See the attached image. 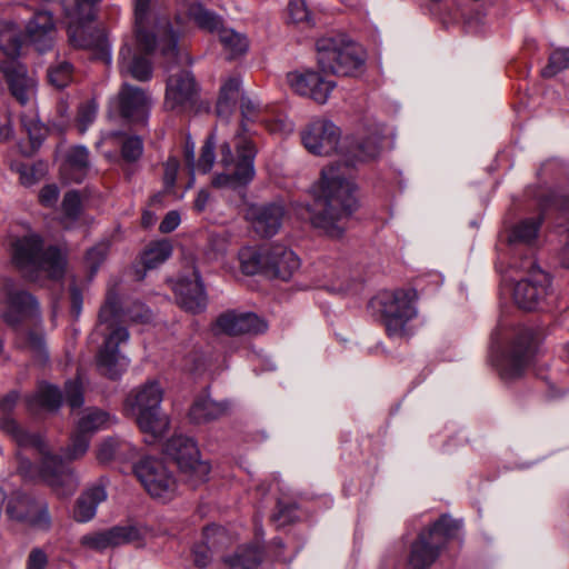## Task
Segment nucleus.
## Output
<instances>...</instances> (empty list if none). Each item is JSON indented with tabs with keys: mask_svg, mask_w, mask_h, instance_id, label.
<instances>
[{
	"mask_svg": "<svg viewBox=\"0 0 569 569\" xmlns=\"http://www.w3.org/2000/svg\"><path fill=\"white\" fill-rule=\"evenodd\" d=\"M10 257L13 266L31 281H36L41 272L56 279L64 271L63 253L56 246L44 248L42 238L36 232L12 237Z\"/></svg>",
	"mask_w": 569,
	"mask_h": 569,
	"instance_id": "20e7f679",
	"label": "nucleus"
},
{
	"mask_svg": "<svg viewBox=\"0 0 569 569\" xmlns=\"http://www.w3.org/2000/svg\"><path fill=\"white\" fill-rule=\"evenodd\" d=\"M460 527V521L442 516L428 531L421 532L411 547L408 569H426L433 563L445 541L453 538Z\"/></svg>",
	"mask_w": 569,
	"mask_h": 569,
	"instance_id": "9d476101",
	"label": "nucleus"
},
{
	"mask_svg": "<svg viewBox=\"0 0 569 569\" xmlns=\"http://www.w3.org/2000/svg\"><path fill=\"white\" fill-rule=\"evenodd\" d=\"M143 152V143L142 140L137 137H128L121 148L122 158L128 162L137 161Z\"/></svg>",
	"mask_w": 569,
	"mask_h": 569,
	"instance_id": "864d4df0",
	"label": "nucleus"
},
{
	"mask_svg": "<svg viewBox=\"0 0 569 569\" xmlns=\"http://www.w3.org/2000/svg\"><path fill=\"white\" fill-rule=\"evenodd\" d=\"M262 561V550L258 546L240 547L234 555L224 558L228 569H258Z\"/></svg>",
	"mask_w": 569,
	"mask_h": 569,
	"instance_id": "473e14b6",
	"label": "nucleus"
},
{
	"mask_svg": "<svg viewBox=\"0 0 569 569\" xmlns=\"http://www.w3.org/2000/svg\"><path fill=\"white\" fill-rule=\"evenodd\" d=\"M20 120L23 130L30 139L32 148H38L46 137L47 130L44 126L39 121L33 110H30L28 113H22Z\"/></svg>",
	"mask_w": 569,
	"mask_h": 569,
	"instance_id": "79ce46f5",
	"label": "nucleus"
},
{
	"mask_svg": "<svg viewBox=\"0 0 569 569\" xmlns=\"http://www.w3.org/2000/svg\"><path fill=\"white\" fill-rule=\"evenodd\" d=\"M60 191L57 184H46L39 192V202L47 208H53L59 199Z\"/></svg>",
	"mask_w": 569,
	"mask_h": 569,
	"instance_id": "052dcab7",
	"label": "nucleus"
},
{
	"mask_svg": "<svg viewBox=\"0 0 569 569\" xmlns=\"http://www.w3.org/2000/svg\"><path fill=\"white\" fill-rule=\"evenodd\" d=\"M214 149H216V137L213 133H211V134H209L204 144L201 148L200 158H199L198 162H196V172L207 173L212 169L214 160H216Z\"/></svg>",
	"mask_w": 569,
	"mask_h": 569,
	"instance_id": "09e8293b",
	"label": "nucleus"
},
{
	"mask_svg": "<svg viewBox=\"0 0 569 569\" xmlns=\"http://www.w3.org/2000/svg\"><path fill=\"white\" fill-rule=\"evenodd\" d=\"M90 436L86 432H80L78 429L71 438V443L66 450V458L76 460L81 458L89 448Z\"/></svg>",
	"mask_w": 569,
	"mask_h": 569,
	"instance_id": "3c124183",
	"label": "nucleus"
},
{
	"mask_svg": "<svg viewBox=\"0 0 569 569\" xmlns=\"http://www.w3.org/2000/svg\"><path fill=\"white\" fill-rule=\"evenodd\" d=\"M174 292L179 306L188 312L199 313L207 308L206 289L197 271L193 279H179L174 284Z\"/></svg>",
	"mask_w": 569,
	"mask_h": 569,
	"instance_id": "a878e982",
	"label": "nucleus"
},
{
	"mask_svg": "<svg viewBox=\"0 0 569 569\" xmlns=\"http://www.w3.org/2000/svg\"><path fill=\"white\" fill-rule=\"evenodd\" d=\"M116 422L114 417L99 409H88L78 421V430L89 436L96 431L107 429Z\"/></svg>",
	"mask_w": 569,
	"mask_h": 569,
	"instance_id": "e433bc0d",
	"label": "nucleus"
},
{
	"mask_svg": "<svg viewBox=\"0 0 569 569\" xmlns=\"http://www.w3.org/2000/svg\"><path fill=\"white\" fill-rule=\"evenodd\" d=\"M166 453L177 462L186 480L192 487L207 480L210 466L199 459V450L191 438L181 435L173 436L166 443Z\"/></svg>",
	"mask_w": 569,
	"mask_h": 569,
	"instance_id": "f8f14e48",
	"label": "nucleus"
},
{
	"mask_svg": "<svg viewBox=\"0 0 569 569\" xmlns=\"http://www.w3.org/2000/svg\"><path fill=\"white\" fill-rule=\"evenodd\" d=\"M62 403V393L58 388L51 385H41L38 391L28 399V407H36L53 411L60 408Z\"/></svg>",
	"mask_w": 569,
	"mask_h": 569,
	"instance_id": "4c0bfd02",
	"label": "nucleus"
},
{
	"mask_svg": "<svg viewBox=\"0 0 569 569\" xmlns=\"http://www.w3.org/2000/svg\"><path fill=\"white\" fill-rule=\"evenodd\" d=\"M152 100L149 94L134 86L123 83L111 106L120 116L130 122H144L148 118Z\"/></svg>",
	"mask_w": 569,
	"mask_h": 569,
	"instance_id": "a211bd4d",
	"label": "nucleus"
},
{
	"mask_svg": "<svg viewBox=\"0 0 569 569\" xmlns=\"http://www.w3.org/2000/svg\"><path fill=\"white\" fill-rule=\"evenodd\" d=\"M98 106L94 100H89L80 104L77 123L81 133L86 132L88 127L97 117Z\"/></svg>",
	"mask_w": 569,
	"mask_h": 569,
	"instance_id": "603ef678",
	"label": "nucleus"
},
{
	"mask_svg": "<svg viewBox=\"0 0 569 569\" xmlns=\"http://www.w3.org/2000/svg\"><path fill=\"white\" fill-rule=\"evenodd\" d=\"M107 256V246L99 244L88 250L86 256V262L90 268L91 272L94 273L99 266L103 262Z\"/></svg>",
	"mask_w": 569,
	"mask_h": 569,
	"instance_id": "13d9d810",
	"label": "nucleus"
},
{
	"mask_svg": "<svg viewBox=\"0 0 569 569\" xmlns=\"http://www.w3.org/2000/svg\"><path fill=\"white\" fill-rule=\"evenodd\" d=\"M18 399L19 395L11 391L0 401V428L11 436L20 447L33 448L40 458L38 466L32 465L29 460H21L20 473L26 478L47 483L59 497L73 495L79 481L72 469L59 456L51 453L46 440L40 435L27 432L11 418Z\"/></svg>",
	"mask_w": 569,
	"mask_h": 569,
	"instance_id": "f03ea898",
	"label": "nucleus"
},
{
	"mask_svg": "<svg viewBox=\"0 0 569 569\" xmlns=\"http://www.w3.org/2000/svg\"><path fill=\"white\" fill-rule=\"evenodd\" d=\"M107 499V491L103 485L99 483L87 489L77 500L73 510V518L78 522L90 521L97 512L99 503Z\"/></svg>",
	"mask_w": 569,
	"mask_h": 569,
	"instance_id": "7c9ffc66",
	"label": "nucleus"
},
{
	"mask_svg": "<svg viewBox=\"0 0 569 569\" xmlns=\"http://www.w3.org/2000/svg\"><path fill=\"white\" fill-rule=\"evenodd\" d=\"M62 218L61 221L66 228H69L71 223L76 222L82 210L81 197L78 191H68L61 203Z\"/></svg>",
	"mask_w": 569,
	"mask_h": 569,
	"instance_id": "37998d69",
	"label": "nucleus"
},
{
	"mask_svg": "<svg viewBox=\"0 0 569 569\" xmlns=\"http://www.w3.org/2000/svg\"><path fill=\"white\" fill-rule=\"evenodd\" d=\"M90 170L89 150L83 146L71 147L61 164V176L64 180L80 183Z\"/></svg>",
	"mask_w": 569,
	"mask_h": 569,
	"instance_id": "c85d7f7f",
	"label": "nucleus"
},
{
	"mask_svg": "<svg viewBox=\"0 0 569 569\" xmlns=\"http://www.w3.org/2000/svg\"><path fill=\"white\" fill-rule=\"evenodd\" d=\"M134 27L139 50L150 53L159 48L163 57L176 61L179 34L169 19L152 8V0H134Z\"/></svg>",
	"mask_w": 569,
	"mask_h": 569,
	"instance_id": "423d86ee",
	"label": "nucleus"
},
{
	"mask_svg": "<svg viewBox=\"0 0 569 569\" xmlns=\"http://www.w3.org/2000/svg\"><path fill=\"white\" fill-rule=\"evenodd\" d=\"M172 254V246L167 240L150 243L141 254V262L146 270L154 269Z\"/></svg>",
	"mask_w": 569,
	"mask_h": 569,
	"instance_id": "a19ab883",
	"label": "nucleus"
},
{
	"mask_svg": "<svg viewBox=\"0 0 569 569\" xmlns=\"http://www.w3.org/2000/svg\"><path fill=\"white\" fill-rule=\"evenodd\" d=\"M6 296V311L3 319L8 325L14 326L28 317L39 316V306L32 295L18 288L11 280L3 284Z\"/></svg>",
	"mask_w": 569,
	"mask_h": 569,
	"instance_id": "6ab92c4d",
	"label": "nucleus"
},
{
	"mask_svg": "<svg viewBox=\"0 0 569 569\" xmlns=\"http://www.w3.org/2000/svg\"><path fill=\"white\" fill-rule=\"evenodd\" d=\"M129 449H131L130 443L120 441L117 438H108L100 445L97 458L100 462H108Z\"/></svg>",
	"mask_w": 569,
	"mask_h": 569,
	"instance_id": "49530a36",
	"label": "nucleus"
},
{
	"mask_svg": "<svg viewBox=\"0 0 569 569\" xmlns=\"http://www.w3.org/2000/svg\"><path fill=\"white\" fill-rule=\"evenodd\" d=\"M180 224V214L177 211H169L159 226L163 233L173 231Z\"/></svg>",
	"mask_w": 569,
	"mask_h": 569,
	"instance_id": "0e129e2a",
	"label": "nucleus"
},
{
	"mask_svg": "<svg viewBox=\"0 0 569 569\" xmlns=\"http://www.w3.org/2000/svg\"><path fill=\"white\" fill-rule=\"evenodd\" d=\"M569 67V49L560 48L551 52L549 62L541 73L543 77H553Z\"/></svg>",
	"mask_w": 569,
	"mask_h": 569,
	"instance_id": "de8ad7c7",
	"label": "nucleus"
},
{
	"mask_svg": "<svg viewBox=\"0 0 569 569\" xmlns=\"http://www.w3.org/2000/svg\"><path fill=\"white\" fill-rule=\"evenodd\" d=\"M59 119L54 122V126L60 130H63L70 123V116L68 113V106L64 102H60L57 107Z\"/></svg>",
	"mask_w": 569,
	"mask_h": 569,
	"instance_id": "69168bd1",
	"label": "nucleus"
},
{
	"mask_svg": "<svg viewBox=\"0 0 569 569\" xmlns=\"http://www.w3.org/2000/svg\"><path fill=\"white\" fill-rule=\"evenodd\" d=\"M520 268L526 270L528 276L516 283L515 302L521 309L535 310L548 295L550 278L531 259H528Z\"/></svg>",
	"mask_w": 569,
	"mask_h": 569,
	"instance_id": "ddd939ff",
	"label": "nucleus"
},
{
	"mask_svg": "<svg viewBox=\"0 0 569 569\" xmlns=\"http://www.w3.org/2000/svg\"><path fill=\"white\" fill-rule=\"evenodd\" d=\"M119 300L114 293H109L99 312V323L96 332L104 337L103 346L97 355V368L101 375L114 379L121 375L127 361L120 356L118 347L129 338L126 328L119 326Z\"/></svg>",
	"mask_w": 569,
	"mask_h": 569,
	"instance_id": "0eeeda50",
	"label": "nucleus"
},
{
	"mask_svg": "<svg viewBox=\"0 0 569 569\" xmlns=\"http://www.w3.org/2000/svg\"><path fill=\"white\" fill-rule=\"evenodd\" d=\"M47 562V555L41 549H33L28 557L27 569H44Z\"/></svg>",
	"mask_w": 569,
	"mask_h": 569,
	"instance_id": "680f3d73",
	"label": "nucleus"
},
{
	"mask_svg": "<svg viewBox=\"0 0 569 569\" xmlns=\"http://www.w3.org/2000/svg\"><path fill=\"white\" fill-rule=\"evenodd\" d=\"M226 410L224 403L217 402L209 397H201L193 402L189 417L196 423H204L219 418Z\"/></svg>",
	"mask_w": 569,
	"mask_h": 569,
	"instance_id": "2f4dec72",
	"label": "nucleus"
},
{
	"mask_svg": "<svg viewBox=\"0 0 569 569\" xmlns=\"http://www.w3.org/2000/svg\"><path fill=\"white\" fill-rule=\"evenodd\" d=\"M7 513L11 519L27 522L38 529L48 530L51 527L48 505L27 496H18L9 500Z\"/></svg>",
	"mask_w": 569,
	"mask_h": 569,
	"instance_id": "412c9836",
	"label": "nucleus"
},
{
	"mask_svg": "<svg viewBox=\"0 0 569 569\" xmlns=\"http://www.w3.org/2000/svg\"><path fill=\"white\" fill-rule=\"evenodd\" d=\"M264 249L266 246L260 249L244 247L239 251V261L243 273L248 276L266 273Z\"/></svg>",
	"mask_w": 569,
	"mask_h": 569,
	"instance_id": "ea45409f",
	"label": "nucleus"
},
{
	"mask_svg": "<svg viewBox=\"0 0 569 569\" xmlns=\"http://www.w3.org/2000/svg\"><path fill=\"white\" fill-rule=\"evenodd\" d=\"M48 78L51 84L57 88H64L72 79V66L68 61H60L48 70Z\"/></svg>",
	"mask_w": 569,
	"mask_h": 569,
	"instance_id": "8fccbe9b",
	"label": "nucleus"
},
{
	"mask_svg": "<svg viewBox=\"0 0 569 569\" xmlns=\"http://www.w3.org/2000/svg\"><path fill=\"white\" fill-rule=\"evenodd\" d=\"M240 89L241 81L238 77H229L223 81L217 101V113L219 117H228L231 113L240 96Z\"/></svg>",
	"mask_w": 569,
	"mask_h": 569,
	"instance_id": "c9c22d12",
	"label": "nucleus"
},
{
	"mask_svg": "<svg viewBox=\"0 0 569 569\" xmlns=\"http://www.w3.org/2000/svg\"><path fill=\"white\" fill-rule=\"evenodd\" d=\"M276 521H280L281 523H286L291 520L290 510L287 507H283L281 502H279V512L273 516Z\"/></svg>",
	"mask_w": 569,
	"mask_h": 569,
	"instance_id": "774afa93",
	"label": "nucleus"
},
{
	"mask_svg": "<svg viewBox=\"0 0 569 569\" xmlns=\"http://www.w3.org/2000/svg\"><path fill=\"white\" fill-rule=\"evenodd\" d=\"M133 473L153 498L168 499L176 490V479L161 460L144 458L133 466Z\"/></svg>",
	"mask_w": 569,
	"mask_h": 569,
	"instance_id": "4468645a",
	"label": "nucleus"
},
{
	"mask_svg": "<svg viewBox=\"0 0 569 569\" xmlns=\"http://www.w3.org/2000/svg\"><path fill=\"white\" fill-rule=\"evenodd\" d=\"M415 289L385 291L378 297L389 336H405L407 323L417 316Z\"/></svg>",
	"mask_w": 569,
	"mask_h": 569,
	"instance_id": "9b49d317",
	"label": "nucleus"
},
{
	"mask_svg": "<svg viewBox=\"0 0 569 569\" xmlns=\"http://www.w3.org/2000/svg\"><path fill=\"white\" fill-rule=\"evenodd\" d=\"M305 148L317 156L339 152V161L321 170L313 187L315 202L301 213L302 219L331 238H340L349 218L358 209L357 188L349 171L357 163L376 159L381 150V136L370 134L356 140L346 137L340 141V130L331 121H312L301 133Z\"/></svg>",
	"mask_w": 569,
	"mask_h": 569,
	"instance_id": "f257e3e1",
	"label": "nucleus"
},
{
	"mask_svg": "<svg viewBox=\"0 0 569 569\" xmlns=\"http://www.w3.org/2000/svg\"><path fill=\"white\" fill-rule=\"evenodd\" d=\"M267 328V322L253 312L229 310L216 319L212 330L216 335L241 336L263 333Z\"/></svg>",
	"mask_w": 569,
	"mask_h": 569,
	"instance_id": "aec40b11",
	"label": "nucleus"
},
{
	"mask_svg": "<svg viewBox=\"0 0 569 569\" xmlns=\"http://www.w3.org/2000/svg\"><path fill=\"white\" fill-rule=\"evenodd\" d=\"M21 48V32L11 21H0V50L4 59H17Z\"/></svg>",
	"mask_w": 569,
	"mask_h": 569,
	"instance_id": "72a5a7b5",
	"label": "nucleus"
},
{
	"mask_svg": "<svg viewBox=\"0 0 569 569\" xmlns=\"http://www.w3.org/2000/svg\"><path fill=\"white\" fill-rule=\"evenodd\" d=\"M316 48L318 64L323 72L351 76L365 61L361 48L343 34L322 37Z\"/></svg>",
	"mask_w": 569,
	"mask_h": 569,
	"instance_id": "1a4fd4ad",
	"label": "nucleus"
},
{
	"mask_svg": "<svg viewBox=\"0 0 569 569\" xmlns=\"http://www.w3.org/2000/svg\"><path fill=\"white\" fill-rule=\"evenodd\" d=\"M209 192L206 191V190H200L198 192V196L194 200V209L198 211V212H201L206 209L207 204H208V201H209Z\"/></svg>",
	"mask_w": 569,
	"mask_h": 569,
	"instance_id": "338daca9",
	"label": "nucleus"
},
{
	"mask_svg": "<svg viewBox=\"0 0 569 569\" xmlns=\"http://www.w3.org/2000/svg\"><path fill=\"white\" fill-rule=\"evenodd\" d=\"M119 68L122 74H129L138 81H147L152 74L149 60L139 56L136 49L128 43H124L120 49Z\"/></svg>",
	"mask_w": 569,
	"mask_h": 569,
	"instance_id": "c756f323",
	"label": "nucleus"
},
{
	"mask_svg": "<svg viewBox=\"0 0 569 569\" xmlns=\"http://www.w3.org/2000/svg\"><path fill=\"white\" fill-rule=\"evenodd\" d=\"M218 36L219 41L222 44L223 50L229 59H234L244 54L249 48L247 37L240 32L234 31L233 29L221 28Z\"/></svg>",
	"mask_w": 569,
	"mask_h": 569,
	"instance_id": "58836bf2",
	"label": "nucleus"
},
{
	"mask_svg": "<svg viewBox=\"0 0 569 569\" xmlns=\"http://www.w3.org/2000/svg\"><path fill=\"white\" fill-rule=\"evenodd\" d=\"M64 396L68 405L72 409L81 407L83 403L81 382L78 379L68 381L64 388Z\"/></svg>",
	"mask_w": 569,
	"mask_h": 569,
	"instance_id": "5fc2aeb1",
	"label": "nucleus"
},
{
	"mask_svg": "<svg viewBox=\"0 0 569 569\" xmlns=\"http://www.w3.org/2000/svg\"><path fill=\"white\" fill-rule=\"evenodd\" d=\"M179 170V161L174 157H170L164 163L163 183L164 189L170 191L176 184V179Z\"/></svg>",
	"mask_w": 569,
	"mask_h": 569,
	"instance_id": "bf43d9fd",
	"label": "nucleus"
},
{
	"mask_svg": "<svg viewBox=\"0 0 569 569\" xmlns=\"http://www.w3.org/2000/svg\"><path fill=\"white\" fill-rule=\"evenodd\" d=\"M149 530L141 525L116 526L108 530L91 532L80 539L89 549L102 551L126 543H139L147 538Z\"/></svg>",
	"mask_w": 569,
	"mask_h": 569,
	"instance_id": "dca6fc26",
	"label": "nucleus"
},
{
	"mask_svg": "<svg viewBox=\"0 0 569 569\" xmlns=\"http://www.w3.org/2000/svg\"><path fill=\"white\" fill-rule=\"evenodd\" d=\"M0 69L4 74L12 96L22 104L31 103L36 94V80L17 59L0 60Z\"/></svg>",
	"mask_w": 569,
	"mask_h": 569,
	"instance_id": "5701e85b",
	"label": "nucleus"
},
{
	"mask_svg": "<svg viewBox=\"0 0 569 569\" xmlns=\"http://www.w3.org/2000/svg\"><path fill=\"white\" fill-rule=\"evenodd\" d=\"M533 351V332L530 329H521L509 350L497 362L500 377L506 381L521 377Z\"/></svg>",
	"mask_w": 569,
	"mask_h": 569,
	"instance_id": "2eb2a0df",
	"label": "nucleus"
},
{
	"mask_svg": "<svg viewBox=\"0 0 569 569\" xmlns=\"http://www.w3.org/2000/svg\"><path fill=\"white\" fill-rule=\"evenodd\" d=\"M266 274L281 280H289L299 269L300 260L297 254L280 243L266 246Z\"/></svg>",
	"mask_w": 569,
	"mask_h": 569,
	"instance_id": "393cba45",
	"label": "nucleus"
},
{
	"mask_svg": "<svg viewBox=\"0 0 569 569\" xmlns=\"http://www.w3.org/2000/svg\"><path fill=\"white\" fill-rule=\"evenodd\" d=\"M541 223L542 217L527 218L519 221L509 234V243L531 246L537 240Z\"/></svg>",
	"mask_w": 569,
	"mask_h": 569,
	"instance_id": "f704fd0d",
	"label": "nucleus"
},
{
	"mask_svg": "<svg viewBox=\"0 0 569 569\" xmlns=\"http://www.w3.org/2000/svg\"><path fill=\"white\" fill-rule=\"evenodd\" d=\"M100 0H62L67 17L69 42L72 47L92 52L94 59L111 63V48L103 29L91 23Z\"/></svg>",
	"mask_w": 569,
	"mask_h": 569,
	"instance_id": "39448f33",
	"label": "nucleus"
},
{
	"mask_svg": "<svg viewBox=\"0 0 569 569\" xmlns=\"http://www.w3.org/2000/svg\"><path fill=\"white\" fill-rule=\"evenodd\" d=\"M162 398L159 382L151 380L131 391L124 402L126 413L136 419L149 443L160 440L169 429V418L160 407Z\"/></svg>",
	"mask_w": 569,
	"mask_h": 569,
	"instance_id": "6e6552de",
	"label": "nucleus"
},
{
	"mask_svg": "<svg viewBox=\"0 0 569 569\" xmlns=\"http://www.w3.org/2000/svg\"><path fill=\"white\" fill-rule=\"evenodd\" d=\"M231 539L227 530L217 525L208 526L203 529L202 541L192 548L193 561L198 567H206L213 552L226 548Z\"/></svg>",
	"mask_w": 569,
	"mask_h": 569,
	"instance_id": "bb28decb",
	"label": "nucleus"
},
{
	"mask_svg": "<svg viewBox=\"0 0 569 569\" xmlns=\"http://www.w3.org/2000/svg\"><path fill=\"white\" fill-rule=\"evenodd\" d=\"M288 13L292 22L309 21V10L303 0H290Z\"/></svg>",
	"mask_w": 569,
	"mask_h": 569,
	"instance_id": "4d7b16f0",
	"label": "nucleus"
},
{
	"mask_svg": "<svg viewBox=\"0 0 569 569\" xmlns=\"http://www.w3.org/2000/svg\"><path fill=\"white\" fill-rule=\"evenodd\" d=\"M20 347L29 351L33 356V358L39 362H44L48 359L44 337L40 332H26L23 335V340L20 342Z\"/></svg>",
	"mask_w": 569,
	"mask_h": 569,
	"instance_id": "c03bdc74",
	"label": "nucleus"
},
{
	"mask_svg": "<svg viewBox=\"0 0 569 569\" xmlns=\"http://www.w3.org/2000/svg\"><path fill=\"white\" fill-rule=\"evenodd\" d=\"M191 17L201 29L210 32L217 31L219 33V30L223 28L221 18L201 6L191 9Z\"/></svg>",
	"mask_w": 569,
	"mask_h": 569,
	"instance_id": "a18cd8bd",
	"label": "nucleus"
},
{
	"mask_svg": "<svg viewBox=\"0 0 569 569\" xmlns=\"http://www.w3.org/2000/svg\"><path fill=\"white\" fill-rule=\"evenodd\" d=\"M287 83L297 94L308 97L318 103H326L336 82L313 70L287 73Z\"/></svg>",
	"mask_w": 569,
	"mask_h": 569,
	"instance_id": "f3484780",
	"label": "nucleus"
},
{
	"mask_svg": "<svg viewBox=\"0 0 569 569\" xmlns=\"http://www.w3.org/2000/svg\"><path fill=\"white\" fill-rule=\"evenodd\" d=\"M244 217L258 236L270 238L278 233L281 228L284 208L279 202L251 204Z\"/></svg>",
	"mask_w": 569,
	"mask_h": 569,
	"instance_id": "4be33fe9",
	"label": "nucleus"
},
{
	"mask_svg": "<svg viewBox=\"0 0 569 569\" xmlns=\"http://www.w3.org/2000/svg\"><path fill=\"white\" fill-rule=\"evenodd\" d=\"M240 110L242 121L233 136L236 156L229 142L221 144L220 163L224 168V172L213 177L212 186L216 188L237 189L244 187L253 179L256 173L257 147L253 141V133L248 128L247 122H252L258 118L260 104L248 97H241Z\"/></svg>",
	"mask_w": 569,
	"mask_h": 569,
	"instance_id": "7ed1b4c3",
	"label": "nucleus"
},
{
	"mask_svg": "<svg viewBox=\"0 0 569 569\" xmlns=\"http://www.w3.org/2000/svg\"><path fill=\"white\" fill-rule=\"evenodd\" d=\"M184 158L187 166L190 170L191 179L188 183V188H191L194 183V173H196V161H194V143L187 140L186 142V150H184Z\"/></svg>",
	"mask_w": 569,
	"mask_h": 569,
	"instance_id": "e2e57ef3",
	"label": "nucleus"
},
{
	"mask_svg": "<svg viewBox=\"0 0 569 569\" xmlns=\"http://www.w3.org/2000/svg\"><path fill=\"white\" fill-rule=\"evenodd\" d=\"M197 96V84L189 71H180L167 80L164 104L170 110L191 107Z\"/></svg>",
	"mask_w": 569,
	"mask_h": 569,
	"instance_id": "b1692460",
	"label": "nucleus"
},
{
	"mask_svg": "<svg viewBox=\"0 0 569 569\" xmlns=\"http://www.w3.org/2000/svg\"><path fill=\"white\" fill-rule=\"evenodd\" d=\"M12 169L19 173L21 184L26 187L33 186L39 180V173L34 166L17 163Z\"/></svg>",
	"mask_w": 569,
	"mask_h": 569,
	"instance_id": "6e6d98bb",
	"label": "nucleus"
},
{
	"mask_svg": "<svg viewBox=\"0 0 569 569\" xmlns=\"http://www.w3.org/2000/svg\"><path fill=\"white\" fill-rule=\"evenodd\" d=\"M27 36L39 52L49 50L54 39V21L49 11L34 13L26 27Z\"/></svg>",
	"mask_w": 569,
	"mask_h": 569,
	"instance_id": "cd10ccee",
	"label": "nucleus"
}]
</instances>
